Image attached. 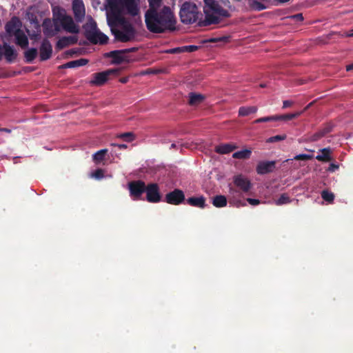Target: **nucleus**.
I'll return each instance as SVG.
<instances>
[{
	"instance_id": "obj_1",
	"label": "nucleus",
	"mask_w": 353,
	"mask_h": 353,
	"mask_svg": "<svg viewBox=\"0 0 353 353\" xmlns=\"http://www.w3.org/2000/svg\"><path fill=\"white\" fill-rule=\"evenodd\" d=\"M139 0H108L107 21L117 40L132 41L137 32L133 26L122 18L123 15L136 17L140 13Z\"/></svg>"
},
{
	"instance_id": "obj_2",
	"label": "nucleus",
	"mask_w": 353,
	"mask_h": 353,
	"mask_svg": "<svg viewBox=\"0 0 353 353\" xmlns=\"http://www.w3.org/2000/svg\"><path fill=\"white\" fill-rule=\"evenodd\" d=\"M145 22L148 30L153 33H163L175 30V17L169 6H163L159 10L145 13Z\"/></svg>"
},
{
	"instance_id": "obj_3",
	"label": "nucleus",
	"mask_w": 353,
	"mask_h": 353,
	"mask_svg": "<svg viewBox=\"0 0 353 353\" xmlns=\"http://www.w3.org/2000/svg\"><path fill=\"white\" fill-rule=\"evenodd\" d=\"M203 11L205 19L203 25L217 24L225 19L230 17L229 12L230 1L228 0H203Z\"/></svg>"
},
{
	"instance_id": "obj_4",
	"label": "nucleus",
	"mask_w": 353,
	"mask_h": 353,
	"mask_svg": "<svg viewBox=\"0 0 353 353\" xmlns=\"http://www.w3.org/2000/svg\"><path fill=\"white\" fill-rule=\"evenodd\" d=\"M21 23L17 17H13L6 25V31L10 37H15V43L22 48L28 46V39L25 32L21 29Z\"/></svg>"
},
{
	"instance_id": "obj_5",
	"label": "nucleus",
	"mask_w": 353,
	"mask_h": 353,
	"mask_svg": "<svg viewBox=\"0 0 353 353\" xmlns=\"http://www.w3.org/2000/svg\"><path fill=\"white\" fill-rule=\"evenodd\" d=\"M179 16L183 23L192 24L200 19L201 14L194 3L185 1L181 5Z\"/></svg>"
},
{
	"instance_id": "obj_6",
	"label": "nucleus",
	"mask_w": 353,
	"mask_h": 353,
	"mask_svg": "<svg viewBox=\"0 0 353 353\" xmlns=\"http://www.w3.org/2000/svg\"><path fill=\"white\" fill-rule=\"evenodd\" d=\"M85 37L92 43L105 44L108 37L97 27L96 22L90 18L83 26Z\"/></svg>"
},
{
	"instance_id": "obj_7",
	"label": "nucleus",
	"mask_w": 353,
	"mask_h": 353,
	"mask_svg": "<svg viewBox=\"0 0 353 353\" xmlns=\"http://www.w3.org/2000/svg\"><path fill=\"white\" fill-rule=\"evenodd\" d=\"M57 16L58 19V22L60 24V30L63 29L65 31L70 33H78L79 32V28L78 26H77L72 18L70 16H68L65 13L64 10L57 9Z\"/></svg>"
},
{
	"instance_id": "obj_8",
	"label": "nucleus",
	"mask_w": 353,
	"mask_h": 353,
	"mask_svg": "<svg viewBox=\"0 0 353 353\" xmlns=\"http://www.w3.org/2000/svg\"><path fill=\"white\" fill-rule=\"evenodd\" d=\"M53 20L46 19L42 23L43 32L46 37H52L60 32V24L58 22L57 9H53Z\"/></svg>"
},
{
	"instance_id": "obj_9",
	"label": "nucleus",
	"mask_w": 353,
	"mask_h": 353,
	"mask_svg": "<svg viewBox=\"0 0 353 353\" xmlns=\"http://www.w3.org/2000/svg\"><path fill=\"white\" fill-rule=\"evenodd\" d=\"M119 73L118 69H109L105 71L95 73L93 74L92 79L90 81V83L94 85H102L108 79V77L111 74H117Z\"/></svg>"
},
{
	"instance_id": "obj_10",
	"label": "nucleus",
	"mask_w": 353,
	"mask_h": 353,
	"mask_svg": "<svg viewBox=\"0 0 353 353\" xmlns=\"http://www.w3.org/2000/svg\"><path fill=\"white\" fill-rule=\"evenodd\" d=\"M185 199L184 192L179 189H174L173 191L165 194V201L172 205H179Z\"/></svg>"
},
{
	"instance_id": "obj_11",
	"label": "nucleus",
	"mask_w": 353,
	"mask_h": 353,
	"mask_svg": "<svg viewBox=\"0 0 353 353\" xmlns=\"http://www.w3.org/2000/svg\"><path fill=\"white\" fill-rule=\"evenodd\" d=\"M3 56L8 62L11 63L16 59L17 52L13 46L4 43L3 46L0 45V61L3 59Z\"/></svg>"
},
{
	"instance_id": "obj_12",
	"label": "nucleus",
	"mask_w": 353,
	"mask_h": 353,
	"mask_svg": "<svg viewBox=\"0 0 353 353\" xmlns=\"http://www.w3.org/2000/svg\"><path fill=\"white\" fill-rule=\"evenodd\" d=\"M145 192H146L148 201L151 203H157L160 201L161 196L157 184H149L146 186Z\"/></svg>"
},
{
	"instance_id": "obj_13",
	"label": "nucleus",
	"mask_w": 353,
	"mask_h": 353,
	"mask_svg": "<svg viewBox=\"0 0 353 353\" xmlns=\"http://www.w3.org/2000/svg\"><path fill=\"white\" fill-rule=\"evenodd\" d=\"M128 185L130 194L136 199L140 197L141 195L145 192L146 188L145 183L142 181L130 182Z\"/></svg>"
},
{
	"instance_id": "obj_14",
	"label": "nucleus",
	"mask_w": 353,
	"mask_h": 353,
	"mask_svg": "<svg viewBox=\"0 0 353 353\" xmlns=\"http://www.w3.org/2000/svg\"><path fill=\"white\" fill-rule=\"evenodd\" d=\"M72 10L74 17L77 21H81L85 17V7L82 0H74Z\"/></svg>"
},
{
	"instance_id": "obj_15",
	"label": "nucleus",
	"mask_w": 353,
	"mask_h": 353,
	"mask_svg": "<svg viewBox=\"0 0 353 353\" xmlns=\"http://www.w3.org/2000/svg\"><path fill=\"white\" fill-rule=\"evenodd\" d=\"M233 181L234 185L244 192H248L252 186L250 180L243 175L234 176Z\"/></svg>"
},
{
	"instance_id": "obj_16",
	"label": "nucleus",
	"mask_w": 353,
	"mask_h": 353,
	"mask_svg": "<svg viewBox=\"0 0 353 353\" xmlns=\"http://www.w3.org/2000/svg\"><path fill=\"white\" fill-rule=\"evenodd\" d=\"M276 161H260L256 166V172L259 174L272 172L275 168Z\"/></svg>"
},
{
	"instance_id": "obj_17",
	"label": "nucleus",
	"mask_w": 353,
	"mask_h": 353,
	"mask_svg": "<svg viewBox=\"0 0 353 353\" xmlns=\"http://www.w3.org/2000/svg\"><path fill=\"white\" fill-rule=\"evenodd\" d=\"M26 18L30 21L31 24L33 25L34 28L37 30V34H35V37L39 35V32H40V25L38 19V16L35 13V9L33 8H30L26 12ZM34 37V34L31 36V38Z\"/></svg>"
},
{
	"instance_id": "obj_18",
	"label": "nucleus",
	"mask_w": 353,
	"mask_h": 353,
	"mask_svg": "<svg viewBox=\"0 0 353 353\" xmlns=\"http://www.w3.org/2000/svg\"><path fill=\"white\" fill-rule=\"evenodd\" d=\"M108 56L112 59V63L114 64H120L123 62L129 61L128 57L123 50L111 51L109 52Z\"/></svg>"
},
{
	"instance_id": "obj_19",
	"label": "nucleus",
	"mask_w": 353,
	"mask_h": 353,
	"mask_svg": "<svg viewBox=\"0 0 353 353\" xmlns=\"http://www.w3.org/2000/svg\"><path fill=\"white\" fill-rule=\"evenodd\" d=\"M52 52V46L49 41L45 39L43 41L40 47V58L42 61H46L50 58Z\"/></svg>"
},
{
	"instance_id": "obj_20",
	"label": "nucleus",
	"mask_w": 353,
	"mask_h": 353,
	"mask_svg": "<svg viewBox=\"0 0 353 353\" xmlns=\"http://www.w3.org/2000/svg\"><path fill=\"white\" fill-rule=\"evenodd\" d=\"M330 131V129L328 128H325L322 130H320L319 131L316 132L314 134H308L307 135L304 139L307 142H314L319 140L323 137H324L327 133H328Z\"/></svg>"
},
{
	"instance_id": "obj_21",
	"label": "nucleus",
	"mask_w": 353,
	"mask_h": 353,
	"mask_svg": "<svg viewBox=\"0 0 353 353\" xmlns=\"http://www.w3.org/2000/svg\"><path fill=\"white\" fill-rule=\"evenodd\" d=\"M186 203L193 207L204 208L205 207V198L203 196L190 197L186 200Z\"/></svg>"
},
{
	"instance_id": "obj_22",
	"label": "nucleus",
	"mask_w": 353,
	"mask_h": 353,
	"mask_svg": "<svg viewBox=\"0 0 353 353\" xmlns=\"http://www.w3.org/2000/svg\"><path fill=\"white\" fill-rule=\"evenodd\" d=\"M237 146L232 143L221 144L215 147L214 151L221 154H229L234 150Z\"/></svg>"
},
{
	"instance_id": "obj_23",
	"label": "nucleus",
	"mask_w": 353,
	"mask_h": 353,
	"mask_svg": "<svg viewBox=\"0 0 353 353\" xmlns=\"http://www.w3.org/2000/svg\"><path fill=\"white\" fill-rule=\"evenodd\" d=\"M78 39L76 36L63 37L57 42L59 48H63L70 45L74 44L77 42Z\"/></svg>"
},
{
	"instance_id": "obj_24",
	"label": "nucleus",
	"mask_w": 353,
	"mask_h": 353,
	"mask_svg": "<svg viewBox=\"0 0 353 353\" xmlns=\"http://www.w3.org/2000/svg\"><path fill=\"white\" fill-rule=\"evenodd\" d=\"M238 194V191L235 190L232 187H230L229 188V196H230V203L236 206H245V203L242 202L241 200L236 199V194Z\"/></svg>"
},
{
	"instance_id": "obj_25",
	"label": "nucleus",
	"mask_w": 353,
	"mask_h": 353,
	"mask_svg": "<svg viewBox=\"0 0 353 353\" xmlns=\"http://www.w3.org/2000/svg\"><path fill=\"white\" fill-rule=\"evenodd\" d=\"M148 1L149 3V8L145 13L156 12V10H159L163 6L162 0H148Z\"/></svg>"
},
{
	"instance_id": "obj_26",
	"label": "nucleus",
	"mask_w": 353,
	"mask_h": 353,
	"mask_svg": "<svg viewBox=\"0 0 353 353\" xmlns=\"http://www.w3.org/2000/svg\"><path fill=\"white\" fill-rule=\"evenodd\" d=\"M212 204L216 208H223L227 205V199L223 195H216L212 198Z\"/></svg>"
},
{
	"instance_id": "obj_27",
	"label": "nucleus",
	"mask_w": 353,
	"mask_h": 353,
	"mask_svg": "<svg viewBox=\"0 0 353 353\" xmlns=\"http://www.w3.org/2000/svg\"><path fill=\"white\" fill-rule=\"evenodd\" d=\"M204 99L203 95L201 94L190 93L189 94V103L191 105H197L200 104Z\"/></svg>"
},
{
	"instance_id": "obj_28",
	"label": "nucleus",
	"mask_w": 353,
	"mask_h": 353,
	"mask_svg": "<svg viewBox=\"0 0 353 353\" xmlns=\"http://www.w3.org/2000/svg\"><path fill=\"white\" fill-rule=\"evenodd\" d=\"M331 149L330 148H325L320 150L321 154L316 157V159L320 161H328L331 160L330 153Z\"/></svg>"
},
{
	"instance_id": "obj_29",
	"label": "nucleus",
	"mask_w": 353,
	"mask_h": 353,
	"mask_svg": "<svg viewBox=\"0 0 353 353\" xmlns=\"http://www.w3.org/2000/svg\"><path fill=\"white\" fill-rule=\"evenodd\" d=\"M88 63V60L85 59H80L78 60L72 61L70 62H68L65 65H63V68H77L79 66H83L86 65Z\"/></svg>"
},
{
	"instance_id": "obj_30",
	"label": "nucleus",
	"mask_w": 353,
	"mask_h": 353,
	"mask_svg": "<svg viewBox=\"0 0 353 353\" xmlns=\"http://www.w3.org/2000/svg\"><path fill=\"white\" fill-rule=\"evenodd\" d=\"M257 111L256 106L241 107L239 110V114L242 117L248 116L250 114L255 113Z\"/></svg>"
},
{
	"instance_id": "obj_31",
	"label": "nucleus",
	"mask_w": 353,
	"mask_h": 353,
	"mask_svg": "<svg viewBox=\"0 0 353 353\" xmlns=\"http://www.w3.org/2000/svg\"><path fill=\"white\" fill-rule=\"evenodd\" d=\"M251 153L252 152L250 150L245 149L233 153L232 157L234 159H247L250 158Z\"/></svg>"
},
{
	"instance_id": "obj_32",
	"label": "nucleus",
	"mask_w": 353,
	"mask_h": 353,
	"mask_svg": "<svg viewBox=\"0 0 353 353\" xmlns=\"http://www.w3.org/2000/svg\"><path fill=\"white\" fill-rule=\"evenodd\" d=\"M108 150L107 149H103L97 151L92 155V159L96 163L101 162L104 159Z\"/></svg>"
},
{
	"instance_id": "obj_33",
	"label": "nucleus",
	"mask_w": 353,
	"mask_h": 353,
	"mask_svg": "<svg viewBox=\"0 0 353 353\" xmlns=\"http://www.w3.org/2000/svg\"><path fill=\"white\" fill-rule=\"evenodd\" d=\"M37 55L36 48H30L25 52V58L28 62H32Z\"/></svg>"
},
{
	"instance_id": "obj_34",
	"label": "nucleus",
	"mask_w": 353,
	"mask_h": 353,
	"mask_svg": "<svg viewBox=\"0 0 353 353\" xmlns=\"http://www.w3.org/2000/svg\"><path fill=\"white\" fill-rule=\"evenodd\" d=\"M291 202V200L289 197V196L284 193L281 195V196L274 201L275 204L276 205H282L284 204H287Z\"/></svg>"
},
{
	"instance_id": "obj_35",
	"label": "nucleus",
	"mask_w": 353,
	"mask_h": 353,
	"mask_svg": "<svg viewBox=\"0 0 353 353\" xmlns=\"http://www.w3.org/2000/svg\"><path fill=\"white\" fill-rule=\"evenodd\" d=\"M117 137L122 139L125 141L130 142L135 139V135L132 132H125L117 135Z\"/></svg>"
},
{
	"instance_id": "obj_36",
	"label": "nucleus",
	"mask_w": 353,
	"mask_h": 353,
	"mask_svg": "<svg viewBox=\"0 0 353 353\" xmlns=\"http://www.w3.org/2000/svg\"><path fill=\"white\" fill-rule=\"evenodd\" d=\"M321 196L325 201L329 203L333 202L334 199V194L327 190H323L321 192Z\"/></svg>"
},
{
	"instance_id": "obj_37",
	"label": "nucleus",
	"mask_w": 353,
	"mask_h": 353,
	"mask_svg": "<svg viewBox=\"0 0 353 353\" xmlns=\"http://www.w3.org/2000/svg\"><path fill=\"white\" fill-rule=\"evenodd\" d=\"M278 117H276V116H271V117H265L259 118L254 121L255 123H259L261 122H268V121H277Z\"/></svg>"
},
{
	"instance_id": "obj_38",
	"label": "nucleus",
	"mask_w": 353,
	"mask_h": 353,
	"mask_svg": "<svg viewBox=\"0 0 353 353\" xmlns=\"http://www.w3.org/2000/svg\"><path fill=\"white\" fill-rule=\"evenodd\" d=\"M91 177L96 179H101L104 176V171L102 169H97L90 174Z\"/></svg>"
},
{
	"instance_id": "obj_39",
	"label": "nucleus",
	"mask_w": 353,
	"mask_h": 353,
	"mask_svg": "<svg viewBox=\"0 0 353 353\" xmlns=\"http://www.w3.org/2000/svg\"><path fill=\"white\" fill-rule=\"evenodd\" d=\"M285 139H286V135H285V134L276 135V136L269 138L268 141L270 143H273V142H276V141H283V140H285Z\"/></svg>"
},
{
	"instance_id": "obj_40",
	"label": "nucleus",
	"mask_w": 353,
	"mask_h": 353,
	"mask_svg": "<svg viewBox=\"0 0 353 353\" xmlns=\"http://www.w3.org/2000/svg\"><path fill=\"white\" fill-rule=\"evenodd\" d=\"M312 159V156L306 154H301L295 156L294 157V159L295 160H301V161H306L308 159Z\"/></svg>"
},
{
	"instance_id": "obj_41",
	"label": "nucleus",
	"mask_w": 353,
	"mask_h": 353,
	"mask_svg": "<svg viewBox=\"0 0 353 353\" xmlns=\"http://www.w3.org/2000/svg\"><path fill=\"white\" fill-rule=\"evenodd\" d=\"M276 117H278V120H291L294 119V116L292 114L276 116Z\"/></svg>"
},
{
	"instance_id": "obj_42",
	"label": "nucleus",
	"mask_w": 353,
	"mask_h": 353,
	"mask_svg": "<svg viewBox=\"0 0 353 353\" xmlns=\"http://www.w3.org/2000/svg\"><path fill=\"white\" fill-rule=\"evenodd\" d=\"M167 52L168 53H170V54H177V53L183 52V46L182 47L174 48H171L170 50H168Z\"/></svg>"
},
{
	"instance_id": "obj_43",
	"label": "nucleus",
	"mask_w": 353,
	"mask_h": 353,
	"mask_svg": "<svg viewBox=\"0 0 353 353\" xmlns=\"http://www.w3.org/2000/svg\"><path fill=\"white\" fill-rule=\"evenodd\" d=\"M183 52H194L195 50H196L198 49V46H183Z\"/></svg>"
},
{
	"instance_id": "obj_44",
	"label": "nucleus",
	"mask_w": 353,
	"mask_h": 353,
	"mask_svg": "<svg viewBox=\"0 0 353 353\" xmlns=\"http://www.w3.org/2000/svg\"><path fill=\"white\" fill-rule=\"evenodd\" d=\"M247 201L252 205H257L260 204V201L256 199L248 198Z\"/></svg>"
},
{
	"instance_id": "obj_45",
	"label": "nucleus",
	"mask_w": 353,
	"mask_h": 353,
	"mask_svg": "<svg viewBox=\"0 0 353 353\" xmlns=\"http://www.w3.org/2000/svg\"><path fill=\"white\" fill-rule=\"evenodd\" d=\"M292 103H293V102L291 101H288V100L287 101H284L283 102V108H286L288 107H290V105H292Z\"/></svg>"
},
{
	"instance_id": "obj_46",
	"label": "nucleus",
	"mask_w": 353,
	"mask_h": 353,
	"mask_svg": "<svg viewBox=\"0 0 353 353\" xmlns=\"http://www.w3.org/2000/svg\"><path fill=\"white\" fill-rule=\"evenodd\" d=\"M112 146H117L120 149H126L128 148L127 145L125 144H115V143H111Z\"/></svg>"
},
{
	"instance_id": "obj_47",
	"label": "nucleus",
	"mask_w": 353,
	"mask_h": 353,
	"mask_svg": "<svg viewBox=\"0 0 353 353\" xmlns=\"http://www.w3.org/2000/svg\"><path fill=\"white\" fill-rule=\"evenodd\" d=\"M137 48H126V49H123V52L124 53L127 54L128 52H135L137 51Z\"/></svg>"
},
{
	"instance_id": "obj_48",
	"label": "nucleus",
	"mask_w": 353,
	"mask_h": 353,
	"mask_svg": "<svg viewBox=\"0 0 353 353\" xmlns=\"http://www.w3.org/2000/svg\"><path fill=\"white\" fill-rule=\"evenodd\" d=\"M292 17L296 19L297 20H299V21H303V17L301 14H296L292 16Z\"/></svg>"
},
{
	"instance_id": "obj_49",
	"label": "nucleus",
	"mask_w": 353,
	"mask_h": 353,
	"mask_svg": "<svg viewBox=\"0 0 353 353\" xmlns=\"http://www.w3.org/2000/svg\"><path fill=\"white\" fill-rule=\"evenodd\" d=\"M339 168L338 165H335V164H331L330 168H329V170L330 171H334L336 169H337Z\"/></svg>"
},
{
	"instance_id": "obj_50",
	"label": "nucleus",
	"mask_w": 353,
	"mask_h": 353,
	"mask_svg": "<svg viewBox=\"0 0 353 353\" xmlns=\"http://www.w3.org/2000/svg\"><path fill=\"white\" fill-rule=\"evenodd\" d=\"M129 78L128 77H123L119 79V81L122 83H125L128 81Z\"/></svg>"
},
{
	"instance_id": "obj_51",
	"label": "nucleus",
	"mask_w": 353,
	"mask_h": 353,
	"mask_svg": "<svg viewBox=\"0 0 353 353\" xmlns=\"http://www.w3.org/2000/svg\"><path fill=\"white\" fill-rule=\"evenodd\" d=\"M223 40H225L224 37H219V38L213 39L211 41H214V42H216V41H223Z\"/></svg>"
},
{
	"instance_id": "obj_52",
	"label": "nucleus",
	"mask_w": 353,
	"mask_h": 353,
	"mask_svg": "<svg viewBox=\"0 0 353 353\" xmlns=\"http://www.w3.org/2000/svg\"><path fill=\"white\" fill-rule=\"evenodd\" d=\"M353 70V63L352 64H350V65H347L346 66V70L347 71H351Z\"/></svg>"
},
{
	"instance_id": "obj_53",
	"label": "nucleus",
	"mask_w": 353,
	"mask_h": 353,
	"mask_svg": "<svg viewBox=\"0 0 353 353\" xmlns=\"http://www.w3.org/2000/svg\"><path fill=\"white\" fill-rule=\"evenodd\" d=\"M303 112V110L301 112H297L296 113H293L292 114L294 116V118H296V117L300 116Z\"/></svg>"
},
{
	"instance_id": "obj_54",
	"label": "nucleus",
	"mask_w": 353,
	"mask_h": 353,
	"mask_svg": "<svg viewBox=\"0 0 353 353\" xmlns=\"http://www.w3.org/2000/svg\"><path fill=\"white\" fill-rule=\"evenodd\" d=\"M0 131H3L6 132L10 133L11 132V130H10L8 128H2V129H0Z\"/></svg>"
},
{
	"instance_id": "obj_55",
	"label": "nucleus",
	"mask_w": 353,
	"mask_h": 353,
	"mask_svg": "<svg viewBox=\"0 0 353 353\" xmlns=\"http://www.w3.org/2000/svg\"><path fill=\"white\" fill-rule=\"evenodd\" d=\"M347 37H353V29L346 34Z\"/></svg>"
},
{
	"instance_id": "obj_56",
	"label": "nucleus",
	"mask_w": 353,
	"mask_h": 353,
	"mask_svg": "<svg viewBox=\"0 0 353 353\" xmlns=\"http://www.w3.org/2000/svg\"><path fill=\"white\" fill-rule=\"evenodd\" d=\"M312 105V103H309L303 110V112L307 110L311 105Z\"/></svg>"
},
{
	"instance_id": "obj_57",
	"label": "nucleus",
	"mask_w": 353,
	"mask_h": 353,
	"mask_svg": "<svg viewBox=\"0 0 353 353\" xmlns=\"http://www.w3.org/2000/svg\"><path fill=\"white\" fill-rule=\"evenodd\" d=\"M176 148V144H175V143H172V144H171V145H170V149H174V148Z\"/></svg>"
},
{
	"instance_id": "obj_58",
	"label": "nucleus",
	"mask_w": 353,
	"mask_h": 353,
	"mask_svg": "<svg viewBox=\"0 0 353 353\" xmlns=\"http://www.w3.org/2000/svg\"><path fill=\"white\" fill-rule=\"evenodd\" d=\"M265 86H266V85H265V84H263V83L260 84V87H261V88H265Z\"/></svg>"
}]
</instances>
